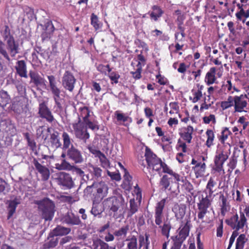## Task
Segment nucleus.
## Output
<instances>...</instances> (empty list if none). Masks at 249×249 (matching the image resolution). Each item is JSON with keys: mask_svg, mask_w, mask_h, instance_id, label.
Segmentation results:
<instances>
[{"mask_svg": "<svg viewBox=\"0 0 249 249\" xmlns=\"http://www.w3.org/2000/svg\"><path fill=\"white\" fill-rule=\"evenodd\" d=\"M23 11L24 13L30 20H32L35 18L34 10L33 8L26 6L24 7Z\"/></svg>", "mask_w": 249, "mask_h": 249, "instance_id": "obj_61", "label": "nucleus"}, {"mask_svg": "<svg viewBox=\"0 0 249 249\" xmlns=\"http://www.w3.org/2000/svg\"><path fill=\"white\" fill-rule=\"evenodd\" d=\"M114 115L118 122L122 121L124 123L127 121L129 119L128 116L125 115L124 113H121L119 110L116 111Z\"/></svg>", "mask_w": 249, "mask_h": 249, "instance_id": "obj_60", "label": "nucleus"}, {"mask_svg": "<svg viewBox=\"0 0 249 249\" xmlns=\"http://www.w3.org/2000/svg\"><path fill=\"white\" fill-rule=\"evenodd\" d=\"M190 221L189 220H187L184 224H183V221L181 222V224L178 229L179 232L178 235H177V236L185 240L189 234L190 229Z\"/></svg>", "mask_w": 249, "mask_h": 249, "instance_id": "obj_27", "label": "nucleus"}, {"mask_svg": "<svg viewBox=\"0 0 249 249\" xmlns=\"http://www.w3.org/2000/svg\"><path fill=\"white\" fill-rule=\"evenodd\" d=\"M216 71V69L215 67H212L206 73L204 81L207 86L212 85L215 82L217 79L215 76Z\"/></svg>", "mask_w": 249, "mask_h": 249, "instance_id": "obj_31", "label": "nucleus"}, {"mask_svg": "<svg viewBox=\"0 0 249 249\" xmlns=\"http://www.w3.org/2000/svg\"><path fill=\"white\" fill-rule=\"evenodd\" d=\"M202 160L200 161L193 158L191 160V164L193 165L192 167V170L193 171L196 178L204 176L206 172L207 166L204 162L205 158L202 156Z\"/></svg>", "mask_w": 249, "mask_h": 249, "instance_id": "obj_14", "label": "nucleus"}, {"mask_svg": "<svg viewBox=\"0 0 249 249\" xmlns=\"http://www.w3.org/2000/svg\"><path fill=\"white\" fill-rule=\"evenodd\" d=\"M58 184L66 189H71L74 186V182L71 175L65 172L60 173L57 178Z\"/></svg>", "mask_w": 249, "mask_h": 249, "instance_id": "obj_19", "label": "nucleus"}, {"mask_svg": "<svg viewBox=\"0 0 249 249\" xmlns=\"http://www.w3.org/2000/svg\"><path fill=\"white\" fill-rule=\"evenodd\" d=\"M97 70L102 74L107 75L111 71L112 69L110 68L109 64L104 65L101 64L97 66Z\"/></svg>", "mask_w": 249, "mask_h": 249, "instance_id": "obj_53", "label": "nucleus"}, {"mask_svg": "<svg viewBox=\"0 0 249 249\" xmlns=\"http://www.w3.org/2000/svg\"><path fill=\"white\" fill-rule=\"evenodd\" d=\"M216 185V181L214 180L213 177H210L208 183L207 184L206 188L208 190V196H212L213 193L215 192V190H213V188L215 187Z\"/></svg>", "mask_w": 249, "mask_h": 249, "instance_id": "obj_49", "label": "nucleus"}, {"mask_svg": "<svg viewBox=\"0 0 249 249\" xmlns=\"http://www.w3.org/2000/svg\"><path fill=\"white\" fill-rule=\"evenodd\" d=\"M50 142L53 146L58 148L61 146V143L59 137V133L57 131H54L51 134Z\"/></svg>", "mask_w": 249, "mask_h": 249, "instance_id": "obj_46", "label": "nucleus"}, {"mask_svg": "<svg viewBox=\"0 0 249 249\" xmlns=\"http://www.w3.org/2000/svg\"><path fill=\"white\" fill-rule=\"evenodd\" d=\"M47 78L49 80V87L50 91L53 95V99L54 101L55 105L58 107H61V105L59 102V99L61 93V90L56 81V78L53 75H48Z\"/></svg>", "mask_w": 249, "mask_h": 249, "instance_id": "obj_11", "label": "nucleus"}, {"mask_svg": "<svg viewBox=\"0 0 249 249\" xmlns=\"http://www.w3.org/2000/svg\"><path fill=\"white\" fill-rule=\"evenodd\" d=\"M76 79L73 73L69 71H66L62 78V85L63 88L70 92L74 90Z\"/></svg>", "mask_w": 249, "mask_h": 249, "instance_id": "obj_15", "label": "nucleus"}, {"mask_svg": "<svg viewBox=\"0 0 249 249\" xmlns=\"http://www.w3.org/2000/svg\"><path fill=\"white\" fill-rule=\"evenodd\" d=\"M198 201L197 207L198 209L197 217L202 220L206 214L209 212L208 209L212 205L213 199L211 198L207 193L204 195L202 193L198 194Z\"/></svg>", "mask_w": 249, "mask_h": 249, "instance_id": "obj_8", "label": "nucleus"}, {"mask_svg": "<svg viewBox=\"0 0 249 249\" xmlns=\"http://www.w3.org/2000/svg\"><path fill=\"white\" fill-rule=\"evenodd\" d=\"M153 11L150 14V17L151 19H153L156 21L158 18H160L164 13V11L158 5H153L152 7Z\"/></svg>", "mask_w": 249, "mask_h": 249, "instance_id": "obj_35", "label": "nucleus"}, {"mask_svg": "<svg viewBox=\"0 0 249 249\" xmlns=\"http://www.w3.org/2000/svg\"><path fill=\"white\" fill-rule=\"evenodd\" d=\"M84 123L85 127L91 129L92 131H98L99 129V125L98 124L97 121H92L89 118L82 122Z\"/></svg>", "mask_w": 249, "mask_h": 249, "instance_id": "obj_42", "label": "nucleus"}, {"mask_svg": "<svg viewBox=\"0 0 249 249\" xmlns=\"http://www.w3.org/2000/svg\"><path fill=\"white\" fill-rule=\"evenodd\" d=\"M237 123L242 125V129H241V130L240 131V134L242 133L243 130L247 129L249 124V122L247 121L246 118L244 116L240 117L238 119Z\"/></svg>", "mask_w": 249, "mask_h": 249, "instance_id": "obj_59", "label": "nucleus"}, {"mask_svg": "<svg viewBox=\"0 0 249 249\" xmlns=\"http://www.w3.org/2000/svg\"><path fill=\"white\" fill-rule=\"evenodd\" d=\"M0 54L8 62L11 61L10 57L6 50L5 44L2 41H0Z\"/></svg>", "mask_w": 249, "mask_h": 249, "instance_id": "obj_52", "label": "nucleus"}, {"mask_svg": "<svg viewBox=\"0 0 249 249\" xmlns=\"http://www.w3.org/2000/svg\"><path fill=\"white\" fill-rule=\"evenodd\" d=\"M124 200L122 196H112L107 198L102 202L104 210L107 211L110 215L117 218L118 212L124 206Z\"/></svg>", "mask_w": 249, "mask_h": 249, "instance_id": "obj_5", "label": "nucleus"}, {"mask_svg": "<svg viewBox=\"0 0 249 249\" xmlns=\"http://www.w3.org/2000/svg\"><path fill=\"white\" fill-rule=\"evenodd\" d=\"M29 74L31 78V82L33 83L36 86H40L44 83V78L41 77L37 72L30 71Z\"/></svg>", "mask_w": 249, "mask_h": 249, "instance_id": "obj_34", "label": "nucleus"}, {"mask_svg": "<svg viewBox=\"0 0 249 249\" xmlns=\"http://www.w3.org/2000/svg\"><path fill=\"white\" fill-rule=\"evenodd\" d=\"M144 156L148 168L152 169L159 174L164 173L167 174L166 175H168L169 177L171 176L174 177L176 179H179L178 173L174 171L151 150L146 149Z\"/></svg>", "mask_w": 249, "mask_h": 249, "instance_id": "obj_3", "label": "nucleus"}, {"mask_svg": "<svg viewBox=\"0 0 249 249\" xmlns=\"http://www.w3.org/2000/svg\"><path fill=\"white\" fill-rule=\"evenodd\" d=\"M90 24L95 31L101 29L102 27V23L99 21L98 17L94 13H92L90 16Z\"/></svg>", "mask_w": 249, "mask_h": 249, "instance_id": "obj_44", "label": "nucleus"}, {"mask_svg": "<svg viewBox=\"0 0 249 249\" xmlns=\"http://www.w3.org/2000/svg\"><path fill=\"white\" fill-rule=\"evenodd\" d=\"M48 239L49 240V241L45 242L43 245L42 249H49L57 246L58 242L57 238L54 237V236L50 237L49 233L48 236Z\"/></svg>", "mask_w": 249, "mask_h": 249, "instance_id": "obj_39", "label": "nucleus"}, {"mask_svg": "<svg viewBox=\"0 0 249 249\" xmlns=\"http://www.w3.org/2000/svg\"><path fill=\"white\" fill-rule=\"evenodd\" d=\"M176 149L177 151L186 153L188 151V148L186 142H183L180 138L178 139L177 143L176 145Z\"/></svg>", "mask_w": 249, "mask_h": 249, "instance_id": "obj_51", "label": "nucleus"}, {"mask_svg": "<svg viewBox=\"0 0 249 249\" xmlns=\"http://www.w3.org/2000/svg\"><path fill=\"white\" fill-rule=\"evenodd\" d=\"M232 134L231 132L229 130L228 127H223L222 128L220 133L218 134L217 138L220 143L223 145V146L226 145L228 148L231 149V146L228 141L230 136Z\"/></svg>", "mask_w": 249, "mask_h": 249, "instance_id": "obj_23", "label": "nucleus"}, {"mask_svg": "<svg viewBox=\"0 0 249 249\" xmlns=\"http://www.w3.org/2000/svg\"><path fill=\"white\" fill-rule=\"evenodd\" d=\"M233 102V96H229L226 101H223L221 102L220 107L223 110H225L232 106L234 107Z\"/></svg>", "mask_w": 249, "mask_h": 249, "instance_id": "obj_50", "label": "nucleus"}, {"mask_svg": "<svg viewBox=\"0 0 249 249\" xmlns=\"http://www.w3.org/2000/svg\"><path fill=\"white\" fill-rule=\"evenodd\" d=\"M219 200L221 201L220 204V213L222 216H225L226 213L230 210L229 203L227 201V197L223 194H220L219 196Z\"/></svg>", "mask_w": 249, "mask_h": 249, "instance_id": "obj_29", "label": "nucleus"}, {"mask_svg": "<svg viewBox=\"0 0 249 249\" xmlns=\"http://www.w3.org/2000/svg\"><path fill=\"white\" fill-rule=\"evenodd\" d=\"M11 99L8 92L4 90H0V106L3 108L10 103Z\"/></svg>", "mask_w": 249, "mask_h": 249, "instance_id": "obj_37", "label": "nucleus"}, {"mask_svg": "<svg viewBox=\"0 0 249 249\" xmlns=\"http://www.w3.org/2000/svg\"><path fill=\"white\" fill-rule=\"evenodd\" d=\"M230 154V148H228L226 145L222 146L216 150V155L214 158V166L212 169L213 174L218 173L220 174L221 173L225 174L223 165Z\"/></svg>", "mask_w": 249, "mask_h": 249, "instance_id": "obj_6", "label": "nucleus"}, {"mask_svg": "<svg viewBox=\"0 0 249 249\" xmlns=\"http://www.w3.org/2000/svg\"><path fill=\"white\" fill-rule=\"evenodd\" d=\"M16 73L21 77L27 78V70L26 64L24 60H18L15 66Z\"/></svg>", "mask_w": 249, "mask_h": 249, "instance_id": "obj_26", "label": "nucleus"}, {"mask_svg": "<svg viewBox=\"0 0 249 249\" xmlns=\"http://www.w3.org/2000/svg\"><path fill=\"white\" fill-rule=\"evenodd\" d=\"M23 136L24 138L26 140L28 145L29 146L30 149L34 153L35 155L37 156L38 152L36 150V144L35 140L30 138V135L28 132L23 133Z\"/></svg>", "mask_w": 249, "mask_h": 249, "instance_id": "obj_38", "label": "nucleus"}, {"mask_svg": "<svg viewBox=\"0 0 249 249\" xmlns=\"http://www.w3.org/2000/svg\"><path fill=\"white\" fill-rule=\"evenodd\" d=\"M38 114L41 118L45 119L49 123H51L54 120L51 111L45 101L39 104Z\"/></svg>", "mask_w": 249, "mask_h": 249, "instance_id": "obj_17", "label": "nucleus"}, {"mask_svg": "<svg viewBox=\"0 0 249 249\" xmlns=\"http://www.w3.org/2000/svg\"><path fill=\"white\" fill-rule=\"evenodd\" d=\"M88 171L90 174L92 178L98 180L102 177V170L99 167L89 164Z\"/></svg>", "mask_w": 249, "mask_h": 249, "instance_id": "obj_33", "label": "nucleus"}, {"mask_svg": "<svg viewBox=\"0 0 249 249\" xmlns=\"http://www.w3.org/2000/svg\"><path fill=\"white\" fill-rule=\"evenodd\" d=\"M28 98L24 96H16L11 106V109L18 114H26L29 111Z\"/></svg>", "mask_w": 249, "mask_h": 249, "instance_id": "obj_9", "label": "nucleus"}, {"mask_svg": "<svg viewBox=\"0 0 249 249\" xmlns=\"http://www.w3.org/2000/svg\"><path fill=\"white\" fill-rule=\"evenodd\" d=\"M41 213L42 218L45 221H51L53 216L55 210V205L52 201L44 202L38 206Z\"/></svg>", "mask_w": 249, "mask_h": 249, "instance_id": "obj_10", "label": "nucleus"}, {"mask_svg": "<svg viewBox=\"0 0 249 249\" xmlns=\"http://www.w3.org/2000/svg\"><path fill=\"white\" fill-rule=\"evenodd\" d=\"M99 202H93L92 209L90 211V213L94 216H98L99 217H101V214L102 213L104 210H102L99 205Z\"/></svg>", "mask_w": 249, "mask_h": 249, "instance_id": "obj_47", "label": "nucleus"}, {"mask_svg": "<svg viewBox=\"0 0 249 249\" xmlns=\"http://www.w3.org/2000/svg\"><path fill=\"white\" fill-rule=\"evenodd\" d=\"M172 238L173 239L174 243L171 249H180L181 245L185 240L177 236L173 237Z\"/></svg>", "mask_w": 249, "mask_h": 249, "instance_id": "obj_58", "label": "nucleus"}, {"mask_svg": "<svg viewBox=\"0 0 249 249\" xmlns=\"http://www.w3.org/2000/svg\"><path fill=\"white\" fill-rule=\"evenodd\" d=\"M20 202L18 201V200L17 198L14 199L13 200H11L9 202V205L8 206V215H7V219H10L14 213L16 212V208L18 206V205L19 204Z\"/></svg>", "mask_w": 249, "mask_h": 249, "instance_id": "obj_36", "label": "nucleus"}, {"mask_svg": "<svg viewBox=\"0 0 249 249\" xmlns=\"http://www.w3.org/2000/svg\"><path fill=\"white\" fill-rule=\"evenodd\" d=\"M202 119L203 123L205 124H209L211 122L213 124H215L216 122V118L214 114H210L208 116H204Z\"/></svg>", "mask_w": 249, "mask_h": 249, "instance_id": "obj_63", "label": "nucleus"}, {"mask_svg": "<svg viewBox=\"0 0 249 249\" xmlns=\"http://www.w3.org/2000/svg\"><path fill=\"white\" fill-rule=\"evenodd\" d=\"M109 73H108L107 75L111 81H112V84H117L118 83V80L120 77V75L115 71H112Z\"/></svg>", "mask_w": 249, "mask_h": 249, "instance_id": "obj_64", "label": "nucleus"}, {"mask_svg": "<svg viewBox=\"0 0 249 249\" xmlns=\"http://www.w3.org/2000/svg\"><path fill=\"white\" fill-rule=\"evenodd\" d=\"M62 138L63 141V147L65 149L69 148L70 145L71 144V139L70 138V135L66 132H63L62 135Z\"/></svg>", "mask_w": 249, "mask_h": 249, "instance_id": "obj_55", "label": "nucleus"}, {"mask_svg": "<svg viewBox=\"0 0 249 249\" xmlns=\"http://www.w3.org/2000/svg\"><path fill=\"white\" fill-rule=\"evenodd\" d=\"M204 89V86L199 83L196 85L195 87L191 90L192 96H190L189 99L194 103L198 102L203 95H205L206 93H203Z\"/></svg>", "mask_w": 249, "mask_h": 249, "instance_id": "obj_20", "label": "nucleus"}, {"mask_svg": "<svg viewBox=\"0 0 249 249\" xmlns=\"http://www.w3.org/2000/svg\"><path fill=\"white\" fill-rule=\"evenodd\" d=\"M42 26L43 31H49L50 33H53L54 31V27L51 20L46 22L44 25H41Z\"/></svg>", "mask_w": 249, "mask_h": 249, "instance_id": "obj_62", "label": "nucleus"}, {"mask_svg": "<svg viewBox=\"0 0 249 249\" xmlns=\"http://www.w3.org/2000/svg\"><path fill=\"white\" fill-rule=\"evenodd\" d=\"M6 41V48L9 53L10 55L14 57L19 53V45L15 40L14 37H9Z\"/></svg>", "mask_w": 249, "mask_h": 249, "instance_id": "obj_21", "label": "nucleus"}, {"mask_svg": "<svg viewBox=\"0 0 249 249\" xmlns=\"http://www.w3.org/2000/svg\"><path fill=\"white\" fill-rule=\"evenodd\" d=\"M207 136V140L206 142V145L210 148L212 145H213V141L214 139V134L213 131L211 129H207L206 132Z\"/></svg>", "mask_w": 249, "mask_h": 249, "instance_id": "obj_48", "label": "nucleus"}, {"mask_svg": "<svg viewBox=\"0 0 249 249\" xmlns=\"http://www.w3.org/2000/svg\"><path fill=\"white\" fill-rule=\"evenodd\" d=\"M67 156L68 159L75 164L81 163L84 161V158L80 150L71 144L68 149Z\"/></svg>", "mask_w": 249, "mask_h": 249, "instance_id": "obj_16", "label": "nucleus"}, {"mask_svg": "<svg viewBox=\"0 0 249 249\" xmlns=\"http://www.w3.org/2000/svg\"><path fill=\"white\" fill-rule=\"evenodd\" d=\"M129 209L127 213V217H130L136 212H138L139 205L135 200L133 198L129 201Z\"/></svg>", "mask_w": 249, "mask_h": 249, "instance_id": "obj_43", "label": "nucleus"}, {"mask_svg": "<svg viewBox=\"0 0 249 249\" xmlns=\"http://www.w3.org/2000/svg\"><path fill=\"white\" fill-rule=\"evenodd\" d=\"M72 126L75 137L86 142L89 138L90 135L81 118L79 117L78 122L73 123Z\"/></svg>", "mask_w": 249, "mask_h": 249, "instance_id": "obj_12", "label": "nucleus"}, {"mask_svg": "<svg viewBox=\"0 0 249 249\" xmlns=\"http://www.w3.org/2000/svg\"><path fill=\"white\" fill-rule=\"evenodd\" d=\"M234 109L235 112H247L248 105V95L247 94H242L240 95L233 96Z\"/></svg>", "mask_w": 249, "mask_h": 249, "instance_id": "obj_13", "label": "nucleus"}, {"mask_svg": "<svg viewBox=\"0 0 249 249\" xmlns=\"http://www.w3.org/2000/svg\"><path fill=\"white\" fill-rule=\"evenodd\" d=\"M125 241L127 242L126 249H138L137 238L135 235L128 237Z\"/></svg>", "mask_w": 249, "mask_h": 249, "instance_id": "obj_41", "label": "nucleus"}, {"mask_svg": "<svg viewBox=\"0 0 249 249\" xmlns=\"http://www.w3.org/2000/svg\"><path fill=\"white\" fill-rule=\"evenodd\" d=\"M129 230V226L127 225L122 227L117 230L114 232V234L116 237L121 238L122 237H125Z\"/></svg>", "mask_w": 249, "mask_h": 249, "instance_id": "obj_45", "label": "nucleus"}, {"mask_svg": "<svg viewBox=\"0 0 249 249\" xmlns=\"http://www.w3.org/2000/svg\"><path fill=\"white\" fill-rule=\"evenodd\" d=\"M98 158L102 167L105 169H107L110 167V162L103 153L98 157Z\"/></svg>", "mask_w": 249, "mask_h": 249, "instance_id": "obj_57", "label": "nucleus"}, {"mask_svg": "<svg viewBox=\"0 0 249 249\" xmlns=\"http://www.w3.org/2000/svg\"><path fill=\"white\" fill-rule=\"evenodd\" d=\"M179 179H176L174 177L169 176L167 175H164L160 179V185L161 188L164 191H169L171 194L178 195L179 193L178 182H183L182 187L188 193L193 194L194 187L192 183L186 179H184L178 174Z\"/></svg>", "mask_w": 249, "mask_h": 249, "instance_id": "obj_2", "label": "nucleus"}, {"mask_svg": "<svg viewBox=\"0 0 249 249\" xmlns=\"http://www.w3.org/2000/svg\"><path fill=\"white\" fill-rule=\"evenodd\" d=\"M194 132L193 127L188 125L182 129L179 133L180 138L188 143H190L193 138L192 134Z\"/></svg>", "mask_w": 249, "mask_h": 249, "instance_id": "obj_25", "label": "nucleus"}, {"mask_svg": "<svg viewBox=\"0 0 249 249\" xmlns=\"http://www.w3.org/2000/svg\"><path fill=\"white\" fill-rule=\"evenodd\" d=\"M226 224L232 230L238 231L247 226V218L244 213L239 211V215L237 213H232L225 220Z\"/></svg>", "mask_w": 249, "mask_h": 249, "instance_id": "obj_7", "label": "nucleus"}, {"mask_svg": "<svg viewBox=\"0 0 249 249\" xmlns=\"http://www.w3.org/2000/svg\"><path fill=\"white\" fill-rule=\"evenodd\" d=\"M80 117L83 119V122L89 118L90 110L87 107H81L79 108Z\"/></svg>", "mask_w": 249, "mask_h": 249, "instance_id": "obj_54", "label": "nucleus"}, {"mask_svg": "<svg viewBox=\"0 0 249 249\" xmlns=\"http://www.w3.org/2000/svg\"><path fill=\"white\" fill-rule=\"evenodd\" d=\"M172 211L175 213V215L177 220L182 219L186 212V207L184 205H179L178 203L175 204Z\"/></svg>", "mask_w": 249, "mask_h": 249, "instance_id": "obj_32", "label": "nucleus"}, {"mask_svg": "<svg viewBox=\"0 0 249 249\" xmlns=\"http://www.w3.org/2000/svg\"><path fill=\"white\" fill-rule=\"evenodd\" d=\"M73 167V171L75 173L82 177L83 179L86 180L85 176L87 180L89 179V175H85L84 172L80 168L72 166L69 162L66 161L65 160H63L62 163L60 165L59 167L57 168L59 170H70Z\"/></svg>", "mask_w": 249, "mask_h": 249, "instance_id": "obj_22", "label": "nucleus"}, {"mask_svg": "<svg viewBox=\"0 0 249 249\" xmlns=\"http://www.w3.org/2000/svg\"><path fill=\"white\" fill-rule=\"evenodd\" d=\"M91 248V249H116L115 247L109 248L107 243L98 238L92 239Z\"/></svg>", "mask_w": 249, "mask_h": 249, "instance_id": "obj_28", "label": "nucleus"}, {"mask_svg": "<svg viewBox=\"0 0 249 249\" xmlns=\"http://www.w3.org/2000/svg\"><path fill=\"white\" fill-rule=\"evenodd\" d=\"M71 231V229L69 228H66L60 225H58L52 231L50 232V237L67 235Z\"/></svg>", "mask_w": 249, "mask_h": 249, "instance_id": "obj_30", "label": "nucleus"}, {"mask_svg": "<svg viewBox=\"0 0 249 249\" xmlns=\"http://www.w3.org/2000/svg\"><path fill=\"white\" fill-rule=\"evenodd\" d=\"M137 69L135 71H131L130 73L132 74L133 77L135 80L140 79L142 77V64L140 62H138L137 65Z\"/></svg>", "mask_w": 249, "mask_h": 249, "instance_id": "obj_56", "label": "nucleus"}, {"mask_svg": "<svg viewBox=\"0 0 249 249\" xmlns=\"http://www.w3.org/2000/svg\"><path fill=\"white\" fill-rule=\"evenodd\" d=\"M248 239L244 233L240 234L236 239L235 249H243Z\"/></svg>", "mask_w": 249, "mask_h": 249, "instance_id": "obj_40", "label": "nucleus"}, {"mask_svg": "<svg viewBox=\"0 0 249 249\" xmlns=\"http://www.w3.org/2000/svg\"><path fill=\"white\" fill-rule=\"evenodd\" d=\"M166 201V198H163L156 204L154 212L155 222H154L153 220H151L149 228L150 231L155 235L157 234L158 228H160L161 234L168 238L172 228L171 224L170 222H164L162 225H161L164 219L163 209L165 207Z\"/></svg>", "mask_w": 249, "mask_h": 249, "instance_id": "obj_1", "label": "nucleus"}, {"mask_svg": "<svg viewBox=\"0 0 249 249\" xmlns=\"http://www.w3.org/2000/svg\"><path fill=\"white\" fill-rule=\"evenodd\" d=\"M32 162L36 170L41 175V180L43 181H47L50 177L49 169L46 166L42 165L35 158H33Z\"/></svg>", "mask_w": 249, "mask_h": 249, "instance_id": "obj_18", "label": "nucleus"}, {"mask_svg": "<svg viewBox=\"0 0 249 249\" xmlns=\"http://www.w3.org/2000/svg\"><path fill=\"white\" fill-rule=\"evenodd\" d=\"M62 221L63 223L71 226L79 225L81 224L79 217L72 213H66L62 218Z\"/></svg>", "mask_w": 249, "mask_h": 249, "instance_id": "obj_24", "label": "nucleus"}, {"mask_svg": "<svg viewBox=\"0 0 249 249\" xmlns=\"http://www.w3.org/2000/svg\"><path fill=\"white\" fill-rule=\"evenodd\" d=\"M108 187L103 181L94 182L84 190V195L89 197L93 202H100L108 194Z\"/></svg>", "mask_w": 249, "mask_h": 249, "instance_id": "obj_4", "label": "nucleus"}]
</instances>
